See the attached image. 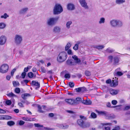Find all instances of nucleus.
<instances>
[{
    "label": "nucleus",
    "mask_w": 130,
    "mask_h": 130,
    "mask_svg": "<svg viewBox=\"0 0 130 130\" xmlns=\"http://www.w3.org/2000/svg\"><path fill=\"white\" fill-rule=\"evenodd\" d=\"M96 111L99 115L104 116L107 119H114L115 118V116L114 115L110 114L105 111H99L96 110Z\"/></svg>",
    "instance_id": "f257e3e1"
},
{
    "label": "nucleus",
    "mask_w": 130,
    "mask_h": 130,
    "mask_svg": "<svg viewBox=\"0 0 130 130\" xmlns=\"http://www.w3.org/2000/svg\"><path fill=\"white\" fill-rule=\"evenodd\" d=\"M111 26L113 28L116 27H120L123 25V23L121 21L117 19H113L111 20L109 22Z\"/></svg>",
    "instance_id": "f03ea898"
},
{
    "label": "nucleus",
    "mask_w": 130,
    "mask_h": 130,
    "mask_svg": "<svg viewBox=\"0 0 130 130\" xmlns=\"http://www.w3.org/2000/svg\"><path fill=\"white\" fill-rule=\"evenodd\" d=\"M67 54L65 52L60 53L57 58V61L59 63H61L67 59Z\"/></svg>",
    "instance_id": "7ed1b4c3"
},
{
    "label": "nucleus",
    "mask_w": 130,
    "mask_h": 130,
    "mask_svg": "<svg viewBox=\"0 0 130 130\" xmlns=\"http://www.w3.org/2000/svg\"><path fill=\"white\" fill-rule=\"evenodd\" d=\"M63 11L62 6L60 4H56L53 9V13L54 15H58L60 14Z\"/></svg>",
    "instance_id": "20e7f679"
},
{
    "label": "nucleus",
    "mask_w": 130,
    "mask_h": 130,
    "mask_svg": "<svg viewBox=\"0 0 130 130\" xmlns=\"http://www.w3.org/2000/svg\"><path fill=\"white\" fill-rule=\"evenodd\" d=\"M59 17L50 18L47 19L46 23L48 26H52L55 24Z\"/></svg>",
    "instance_id": "39448f33"
},
{
    "label": "nucleus",
    "mask_w": 130,
    "mask_h": 130,
    "mask_svg": "<svg viewBox=\"0 0 130 130\" xmlns=\"http://www.w3.org/2000/svg\"><path fill=\"white\" fill-rule=\"evenodd\" d=\"M14 40L16 44L19 45L21 43L22 41V37L21 35L17 34L15 36Z\"/></svg>",
    "instance_id": "423d86ee"
},
{
    "label": "nucleus",
    "mask_w": 130,
    "mask_h": 130,
    "mask_svg": "<svg viewBox=\"0 0 130 130\" xmlns=\"http://www.w3.org/2000/svg\"><path fill=\"white\" fill-rule=\"evenodd\" d=\"M9 68V67L7 64L2 65L0 68V72L4 73L7 72Z\"/></svg>",
    "instance_id": "0eeeda50"
},
{
    "label": "nucleus",
    "mask_w": 130,
    "mask_h": 130,
    "mask_svg": "<svg viewBox=\"0 0 130 130\" xmlns=\"http://www.w3.org/2000/svg\"><path fill=\"white\" fill-rule=\"evenodd\" d=\"M79 2L82 7L86 9L88 8V7L85 0H79Z\"/></svg>",
    "instance_id": "6e6552de"
},
{
    "label": "nucleus",
    "mask_w": 130,
    "mask_h": 130,
    "mask_svg": "<svg viewBox=\"0 0 130 130\" xmlns=\"http://www.w3.org/2000/svg\"><path fill=\"white\" fill-rule=\"evenodd\" d=\"M7 38L5 36H2L0 37V45H3L6 42Z\"/></svg>",
    "instance_id": "1a4fd4ad"
},
{
    "label": "nucleus",
    "mask_w": 130,
    "mask_h": 130,
    "mask_svg": "<svg viewBox=\"0 0 130 130\" xmlns=\"http://www.w3.org/2000/svg\"><path fill=\"white\" fill-rule=\"evenodd\" d=\"M28 10V8H22L19 10V13L20 14H24L27 13Z\"/></svg>",
    "instance_id": "9d476101"
},
{
    "label": "nucleus",
    "mask_w": 130,
    "mask_h": 130,
    "mask_svg": "<svg viewBox=\"0 0 130 130\" xmlns=\"http://www.w3.org/2000/svg\"><path fill=\"white\" fill-rule=\"evenodd\" d=\"M31 84L32 85L36 86V87L35 88L36 90L39 89L40 87V83L37 81H32L31 82Z\"/></svg>",
    "instance_id": "9b49d317"
},
{
    "label": "nucleus",
    "mask_w": 130,
    "mask_h": 130,
    "mask_svg": "<svg viewBox=\"0 0 130 130\" xmlns=\"http://www.w3.org/2000/svg\"><path fill=\"white\" fill-rule=\"evenodd\" d=\"M117 79L118 78H117L116 77H115V79L112 80V83L111 84V86L115 87L118 85V82Z\"/></svg>",
    "instance_id": "f8f14e48"
},
{
    "label": "nucleus",
    "mask_w": 130,
    "mask_h": 130,
    "mask_svg": "<svg viewBox=\"0 0 130 130\" xmlns=\"http://www.w3.org/2000/svg\"><path fill=\"white\" fill-rule=\"evenodd\" d=\"M67 8L68 10H73L75 9L74 5L73 4L70 3L67 6Z\"/></svg>",
    "instance_id": "ddd939ff"
},
{
    "label": "nucleus",
    "mask_w": 130,
    "mask_h": 130,
    "mask_svg": "<svg viewBox=\"0 0 130 130\" xmlns=\"http://www.w3.org/2000/svg\"><path fill=\"white\" fill-rule=\"evenodd\" d=\"M83 101H82V103L84 104L89 105H91V101L89 99L84 100L83 99Z\"/></svg>",
    "instance_id": "4468645a"
},
{
    "label": "nucleus",
    "mask_w": 130,
    "mask_h": 130,
    "mask_svg": "<svg viewBox=\"0 0 130 130\" xmlns=\"http://www.w3.org/2000/svg\"><path fill=\"white\" fill-rule=\"evenodd\" d=\"M66 63L67 65L69 66L76 65L75 62L72 61V60L70 59L66 61Z\"/></svg>",
    "instance_id": "2eb2a0df"
},
{
    "label": "nucleus",
    "mask_w": 130,
    "mask_h": 130,
    "mask_svg": "<svg viewBox=\"0 0 130 130\" xmlns=\"http://www.w3.org/2000/svg\"><path fill=\"white\" fill-rule=\"evenodd\" d=\"M65 101L68 104L72 105H73V99H66Z\"/></svg>",
    "instance_id": "dca6fc26"
},
{
    "label": "nucleus",
    "mask_w": 130,
    "mask_h": 130,
    "mask_svg": "<svg viewBox=\"0 0 130 130\" xmlns=\"http://www.w3.org/2000/svg\"><path fill=\"white\" fill-rule=\"evenodd\" d=\"M77 123L78 125L82 127L84 122L82 119H78L77 121Z\"/></svg>",
    "instance_id": "f3484780"
},
{
    "label": "nucleus",
    "mask_w": 130,
    "mask_h": 130,
    "mask_svg": "<svg viewBox=\"0 0 130 130\" xmlns=\"http://www.w3.org/2000/svg\"><path fill=\"white\" fill-rule=\"evenodd\" d=\"M61 28L60 27L56 26L53 29V31L55 33L59 32L60 31Z\"/></svg>",
    "instance_id": "a211bd4d"
},
{
    "label": "nucleus",
    "mask_w": 130,
    "mask_h": 130,
    "mask_svg": "<svg viewBox=\"0 0 130 130\" xmlns=\"http://www.w3.org/2000/svg\"><path fill=\"white\" fill-rule=\"evenodd\" d=\"M90 123L89 122H87L85 123L84 122V123L82 128H85L89 127L90 126Z\"/></svg>",
    "instance_id": "6ab92c4d"
},
{
    "label": "nucleus",
    "mask_w": 130,
    "mask_h": 130,
    "mask_svg": "<svg viewBox=\"0 0 130 130\" xmlns=\"http://www.w3.org/2000/svg\"><path fill=\"white\" fill-rule=\"evenodd\" d=\"M125 0H116V3L118 5L123 4L125 2Z\"/></svg>",
    "instance_id": "aec40b11"
},
{
    "label": "nucleus",
    "mask_w": 130,
    "mask_h": 130,
    "mask_svg": "<svg viewBox=\"0 0 130 130\" xmlns=\"http://www.w3.org/2000/svg\"><path fill=\"white\" fill-rule=\"evenodd\" d=\"M114 62L113 64L114 65L117 64L119 62V58L117 57H116L114 58Z\"/></svg>",
    "instance_id": "412c9836"
},
{
    "label": "nucleus",
    "mask_w": 130,
    "mask_h": 130,
    "mask_svg": "<svg viewBox=\"0 0 130 130\" xmlns=\"http://www.w3.org/2000/svg\"><path fill=\"white\" fill-rule=\"evenodd\" d=\"M110 93L112 95H115L118 93L117 90L113 89H111L110 91Z\"/></svg>",
    "instance_id": "4be33fe9"
},
{
    "label": "nucleus",
    "mask_w": 130,
    "mask_h": 130,
    "mask_svg": "<svg viewBox=\"0 0 130 130\" xmlns=\"http://www.w3.org/2000/svg\"><path fill=\"white\" fill-rule=\"evenodd\" d=\"M115 50H114L111 48L110 47L108 48L105 50L106 52L108 53H112Z\"/></svg>",
    "instance_id": "5701e85b"
},
{
    "label": "nucleus",
    "mask_w": 130,
    "mask_h": 130,
    "mask_svg": "<svg viewBox=\"0 0 130 130\" xmlns=\"http://www.w3.org/2000/svg\"><path fill=\"white\" fill-rule=\"evenodd\" d=\"M22 119L24 120L28 121H31L33 120V119L28 118L27 117H23Z\"/></svg>",
    "instance_id": "b1692460"
},
{
    "label": "nucleus",
    "mask_w": 130,
    "mask_h": 130,
    "mask_svg": "<svg viewBox=\"0 0 130 130\" xmlns=\"http://www.w3.org/2000/svg\"><path fill=\"white\" fill-rule=\"evenodd\" d=\"M13 86L14 87L18 86L20 84L18 81H13L12 82Z\"/></svg>",
    "instance_id": "393cba45"
},
{
    "label": "nucleus",
    "mask_w": 130,
    "mask_h": 130,
    "mask_svg": "<svg viewBox=\"0 0 130 130\" xmlns=\"http://www.w3.org/2000/svg\"><path fill=\"white\" fill-rule=\"evenodd\" d=\"M104 47V46L103 45H99L98 46H95L94 47L96 48L98 50H102Z\"/></svg>",
    "instance_id": "a878e982"
},
{
    "label": "nucleus",
    "mask_w": 130,
    "mask_h": 130,
    "mask_svg": "<svg viewBox=\"0 0 130 130\" xmlns=\"http://www.w3.org/2000/svg\"><path fill=\"white\" fill-rule=\"evenodd\" d=\"M123 75V73L121 72L117 71V72L115 73L114 75L115 77H116L117 75L119 76H121Z\"/></svg>",
    "instance_id": "bb28decb"
},
{
    "label": "nucleus",
    "mask_w": 130,
    "mask_h": 130,
    "mask_svg": "<svg viewBox=\"0 0 130 130\" xmlns=\"http://www.w3.org/2000/svg\"><path fill=\"white\" fill-rule=\"evenodd\" d=\"M72 22L71 21L67 22L66 24V26L67 28L69 29L70 28V25L72 24Z\"/></svg>",
    "instance_id": "cd10ccee"
},
{
    "label": "nucleus",
    "mask_w": 130,
    "mask_h": 130,
    "mask_svg": "<svg viewBox=\"0 0 130 130\" xmlns=\"http://www.w3.org/2000/svg\"><path fill=\"white\" fill-rule=\"evenodd\" d=\"M30 95L29 94L27 93L23 94L22 95V98L24 99H26V97L27 96H29Z\"/></svg>",
    "instance_id": "c85d7f7f"
},
{
    "label": "nucleus",
    "mask_w": 130,
    "mask_h": 130,
    "mask_svg": "<svg viewBox=\"0 0 130 130\" xmlns=\"http://www.w3.org/2000/svg\"><path fill=\"white\" fill-rule=\"evenodd\" d=\"M105 19L103 17L101 18L100 19L99 21V23L100 24H103L105 22Z\"/></svg>",
    "instance_id": "c756f323"
},
{
    "label": "nucleus",
    "mask_w": 130,
    "mask_h": 130,
    "mask_svg": "<svg viewBox=\"0 0 130 130\" xmlns=\"http://www.w3.org/2000/svg\"><path fill=\"white\" fill-rule=\"evenodd\" d=\"M6 24L4 23H0V29H4L6 26Z\"/></svg>",
    "instance_id": "7c9ffc66"
},
{
    "label": "nucleus",
    "mask_w": 130,
    "mask_h": 130,
    "mask_svg": "<svg viewBox=\"0 0 130 130\" xmlns=\"http://www.w3.org/2000/svg\"><path fill=\"white\" fill-rule=\"evenodd\" d=\"M32 67L30 66H28L24 68V72H25V73L27 72L29 69H30Z\"/></svg>",
    "instance_id": "2f4dec72"
},
{
    "label": "nucleus",
    "mask_w": 130,
    "mask_h": 130,
    "mask_svg": "<svg viewBox=\"0 0 130 130\" xmlns=\"http://www.w3.org/2000/svg\"><path fill=\"white\" fill-rule=\"evenodd\" d=\"M71 44L69 42L66 45V46L65 47V50L66 51L68 50L70 47L71 46Z\"/></svg>",
    "instance_id": "473e14b6"
},
{
    "label": "nucleus",
    "mask_w": 130,
    "mask_h": 130,
    "mask_svg": "<svg viewBox=\"0 0 130 130\" xmlns=\"http://www.w3.org/2000/svg\"><path fill=\"white\" fill-rule=\"evenodd\" d=\"M15 124L14 122L12 121H8L7 122V125L10 126L13 125H14Z\"/></svg>",
    "instance_id": "72a5a7b5"
},
{
    "label": "nucleus",
    "mask_w": 130,
    "mask_h": 130,
    "mask_svg": "<svg viewBox=\"0 0 130 130\" xmlns=\"http://www.w3.org/2000/svg\"><path fill=\"white\" fill-rule=\"evenodd\" d=\"M12 119V117L8 115H4V120H9Z\"/></svg>",
    "instance_id": "f704fd0d"
},
{
    "label": "nucleus",
    "mask_w": 130,
    "mask_h": 130,
    "mask_svg": "<svg viewBox=\"0 0 130 130\" xmlns=\"http://www.w3.org/2000/svg\"><path fill=\"white\" fill-rule=\"evenodd\" d=\"M7 95L8 96L10 97H13L16 96L12 92L7 94Z\"/></svg>",
    "instance_id": "c9c22d12"
},
{
    "label": "nucleus",
    "mask_w": 130,
    "mask_h": 130,
    "mask_svg": "<svg viewBox=\"0 0 130 130\" xmlns=\"http://www.w3.org/2000/svg\"><path fill=\"white\" fill-rule=\"evenodd\" d=\"M9 16L8 15L7 13H5L3 15H2L1 16V18H4V19H6L7 17H9Z\"/></svg>",
    "instance_id": "e433bc0d"
},
{
    "label": "nucleus",
    "mask_w": 130,
    "mask_h": 130,
    "mask_svg": "<svg viewBox=\"0 0 130 130\" xmlns=\"http://www.w3.org/2000/svg\"><path fill=\"white\" fill-rule=\"evenodd\" d=\"M28 76L29 77L31 78L34 77V74L32 72H30L28 73Z\"/></svg>",
    "instance_id": "4c0bfd02"
},
{
    "label": "nucleus",
    "mask_w": 130,
    "mask_h": 130,
    "mask_svg": "<svg viewBox=\"0 0 130 130\" xmlns=\"http://www.w3.org/2000/svg\"><path fill=\"white\" fill-rule=\"evenodd\" d=\"M91 116L92 118L93 119L97 117V115L96 114L93 112L91 113Z\"/></svg>",
    "instance_id": "58836bf2"
},
{
    "label": "nucleus",
    "mask_w": 130,
    "mask_h": 130,
    "mask_svg": "<svg viewBox=\"0 0 130 130\" xmlns=\"http://www.w3.org/2000/svg\"><path fill=\"white\" fill-rule=\"evenodd\" d=\"M37 107L38 108V111L41 113L43 112V111L41 110L42 107L39 105H38Z\"/></svg>",
    "instance_id": "ea45409f"
},
{
    "label": "nucleus",
    "mask_w": 130,
    "mask_h": 130,
    "mask_svg": "<svg viewBox=\"0 0 130 130\" xmlns=\"http://www.w3.org/2000/svg\"><path fill=\"white\" fill-rule=\"evenodd\" d=\"M79 117L80 119L83 120L84 121L86 120L87 119L86 117L84 116L80 115V116Z\"/></svg>",
    "instance_id": "a19ab883"
},
{
    "label": "nucleus",
    "mask_w": 130,
    "mask_h": 130,
    "mask_svg": "<svg viewBox=\"0 0 130 130\" xmlns=\"http://www.w3.org/2000/svg\"><path fill=\"white\" fill-rule=\"evenodd\" d=\"M85 74L86 75L88 76H90L91 75L90 72L88 71H85Z\"/></svg>",
    "instance_id": "79ce46f5"
},
{
    "label": "nucleus",
    "mask_w": 130,
    "mask_h": 130,
    "mask_svg": "<svg viewBox=\"0 0 130 130\" xmlns=\"http://www.w3.org/2000/svg\"><path fill=\"white\" fill-rule=\"evenodd\" d=\"M76 99L77 100V101H78L79 103L80 102H82V101H83V100H82V99L81 98H76Z\"/></svg>",
    "instance_id": "37998d69"
},
{
    "label": "nucleus",
    "mask_w": 130,
    "mask_h": 130,
    "mask_svg": "<svg viewBox=\"0 0 130 130\" xmlns=\"http://www.w3.org/2000/svg\"><path fill=\"white\" fill-rule=\"evenodd\" d=\"M78 46L77 45V44H75L74 46L73 47V49L76 51L78 49Z\"/></svg>",
    "instance_id": "c03bdc74"
},
{
    "label": "nucleus",
    "mask_w": 130,
    "mask_h": 130,
    "mask_svg": "<svg viewBox=\"0 0 130 130\" xmlns=\"http://www.w3.org/2000/svg\"><path fill=\"white\" fill-rule=\"evenodd\" d=\"M64 77L66 78L69 79L70 77V75L69 73L66 74L65 75Z\"/></svg>",
    "instance_id": "a18cd8bd"
},
{
    "label": "nucleus",
    "mask_w": 130,
    "mask_h": 130,
    "mask_svg": "<svg viewBox=\"0 0 130 130\" xmlns=\"http://www.w3.org/2000/svg\"><path fill=\"white\" fill-rule=\"evenodd\" d=\"M20 91V89L19 88H17L15 89V92L17 93H19Z\"/></svg>",
    "instance_id": "49530a36"
},
{
    "label": "nucleus",
    "mask_w": 130,
    "mask_h": 130,
    "mask_svg": "<svg viewBox=\"0 0 130 130\" xmlns=\"http://www.w3.org/2000/svg\"><path fill=\"white\" fill-rule=\"evenodd\" d=\"M69 85L70 87L73 88L74 87V84L73 83L70 82L69 83Z\"/></svg>",
    "instance_id": "de8ad7c7"
},
{
    "label": "nucleus",
    "mask_w": 130,
    "mask_h": 130,
    "mask_svg": "<svg viewBox=\"0 0 130 130\" xmlns=\"http://www.w3.org/2000/svg\"><path fill=\"white\" fill-rule=\"evenodd\" d=\"M67 51V53L68 54L73 55V53L72 52V50L70 49H68Z\"/></svg>",
    "instance_id": "09e8293b"
},
{
    "label": "nucleus",
    "mask_w": 130,
    "mask_h": 130,
    "mask_svg": "<svg viewBox=\"0 0 130 130\" xmlns=\"http://www.w3.org/2000/svg\"><path fill=\"white\" fill-rule=\"evenodd\" d=\"M6 103L7 105H10L11 103V102L10 100H8L6 101Z\"/></svg>",
    "instance_id": "8fccbe9b"
},
{
    "label": "nucleus",
    "mask_w": 130,
    "mask_h": 130,
    "mask_svg": "<svg viewBox=\"0 0 130 130\" xmlns=\"http://www.w3.org/2000/svg\"><path fill=\"white\" fill-rule=\"evenodd\" d=\"M81 92H83L86 91V89L84 87H81Z\"/></svg>",
    "instance_id": "3c124183"
},
{
    "label": "nucleus",
    "mask_w": 130,
    "mask_h": 130,
    "mask_svg": "<svg viewBox=\"0 0 130 130\" xmlns=\"http://www.w3.org/2000/svg\"><path fill=\"white\" fill-rule=\"evenodd\" d=\"M73 104H79L78 101H77L76 99L75 100L73 99Z\"/></svg>",
    "instance_id": "603ef678"
},
{
    "label": "nucleus",
    "mask_w": 130,
    "mask_h": 130,
    "mask_svg": "<svg viewBox=\"0 0 130 130\" xmlns=\"http://www.w3.org/2000/svg\"><path fill=\"white\" fill-rule=\"evenodd\" d=\"M16 69H14L13 70H12L11 72V75L12 76L14 74V73L16 71Z\"/></svg>",
    "instance_id": "864d4df0"
},
{
    "label": "nucleus",
    "mask_w": 130,
    "mask_h": 130,
    "mask_svg": "<svg viewBox=\"0 0 130 130\" xmlns=\"http://www.w3.org/2000/svg\"><path fill=\"white\" fill-rule=\"evenodd\" d=\"M130 109V105L127 106L125 107L124 109V110H127Z\"/></svg>",
    "instance_id": "5fc2aeb1"
},
{
    "label": "nucleus",
    "mask_w": 130,
    "mask_h": 130,
    "mask_svg": "<svg viewBox=\"0 0 130 130\" xmlns=\"http://www.w3.org/2000/svg\"><path fill=\"white\" fill-rule=\"evenodd\" d=\"M26 73L25 72H23L21 74V76L24 79L25 78L26 76Z\"/></svg>",
    "instance_id": "6e6d98bb"
},
{
    "label": "nucleus",
    "mask_w": 130,
    "mask_h": 130,
    "mask_svg": "<svg viewBox=\"0 0 130 130\" xmlns=\"http://www.w3.org/2000/svg\"><path fill=\"white\" fill-rule=\"evenodd\" d=\"M75 64H76V63H80L81 62V60L80 59H79L78 58H77L76 60H75Z\"/></svg>",
    "instance_id": "4d7b16f0"
},
{
    "label": "nucleus",
    "mask_w": 130,
    "mask_h": 130,
    "mask_svg": "<svg viewBox=\"0 0 130 130\" xmlns=\"http://www.w3.org/2000/svg\"><path fill=\"white\" fill-rule=\"evenodd\" d=\"M76 91L78 92H81V87H79L76 88L75 89Z\"/></svg>",
    "instance_id": "13d9d810"
},
{
    "label": "nucleus",
    "mask_w": 130,
    "mask_h": 130,
    "mask_svg": "<svg viewBox=\"0 0 130 130\" xmlns=\"http://www.w3.org/2000/svg\"><path fill=\"white\" fill-rule=\"evenodd\" d=\"M41 71L43 73H45L46 72V71L45 69V68L43 67H41Z\"/></svg>",
    "instance_id": "bf43d9fd"
},
{
    "label": "nucleus",
    "mask_w": 130,
    "mask_h": 130,
    "mask_svg": "<svg viewBox=\"0 0 130 130\" xmlns=\"http://www.w3.org/2000/svg\"><path fill=\"white\" fill-rule=\"evenodd\" d=\"M34 125L35 127H42L43 126L42 125H40L38 123H35L34 124Z\"/></svg>",
    "instance_id": "052dcab7"
},
{
    "label": "nucleus",
    "mask_w": 130,
    "mask_h": 130,
    "mask_svg": "<svg viewBox=\"0 0 130 130\" xmlns=\"http://www.w3.org/2000/svg\"><path fill=\"white\" fill-rule=\"evenodd\" d=\"M113 56H108V58L110 62H112V60L113 59Z\"/></svg>",
    "instance_id": "680f3d73"
},
{
    "label": "nucleus",
    "mask_w": 130,
    "mask_h": 130,
    "mask_svg": "<svg viewBox=\"0 0 130 130\" xmlns=\"http://www.w3.org/2000/svg\"><path fill=\"white\" fill-rule=\"evenodd\" d=\"M111 103L113 105H116L117 103V102L116 100H113L112 101Z\"/></svg>",
    "instance_id": "e2e57ef3"
},
{
    "label": "nucleus",
    "mask_w": 130,
    "mask_h": 130,
    "mask_svg": "<svg viewBox=\"0 0 130 130\" xmlns=\"http://www.w3.org/2000/svg\"><path fill=\"white\" fill-rule=\"evenodd\" d=\"M25 123V122L22 120H20L19 122V124L20 125H23Z\"/></svg>",
    "instance_id": "0e129e2a"
},
{
    "label": "nucleus",
    "mask_w": 130,
    "mask_h": 130,
    "mask_svg": "<svg viewBox=\"0 0 130 130\" xmlns=\"http://www.w3.org/2000/svg\"><path fill=\"white\" fill-rule=\"evenodd\" d=\"M6 112V111L4 110L0 109V113H5Z\"/></svg>",
    "instance_id": "69168bd1"
},
{
    "label": "nucleus",
    "mask_w": 130,
    "mask_h": 130,
    "mask_svg": "<svg viewBox=\"0 0 130 130\" xmlns=\"http://www.w3.org/2000/svg\"><path fill=\"white\" fill-rule=\"evenodd\" d=\"M111 82V79H109L108 80H107L106 81V83L107 84H110V83Z\"/></svg>",
    "instance_id": "338daca9"
},
{
    "label": "nucleus",
    "mask_w": 130,
    "mask_h": 130,
    "mask_svg": "<svg viewBox=\"0 0 130 130\" xmlns=\"http://www.w3.org/2000/svg\"><path fill=\"white\" fill-rule=\"evenodd\" d=\"M66 111L68 113H69L74 114V111H72L69 110H66Z\"/></svg>",
    "instance_id": "774afa93"
}]
</instances>
